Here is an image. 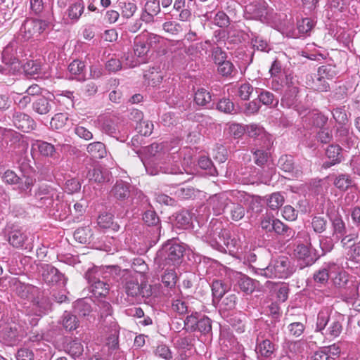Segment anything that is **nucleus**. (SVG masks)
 Here are the masks:
<instances>
[{
    "instance_id": "50",
    "label": "nucleus",
    "mask_w": 360,
    "mask_h": 360,
    "mask_svg": "<svg viewBox=\"0 0 360 360\" xmlns=\"http://www.w3.org/2000/svg\"><path fill=\"white\" fill-rule=\"evenodd\" d=\"M244 319L245 315L239 313L229 316L227 321L238 333H241L245 331Z\"/></svg>"
},
{
    "instance_id": "29",
    "label": "nucleus",
    "mask_w": 360,
    "mask_h": 360,
    "mask_svg": "<svg viewBox=\"0 0 360 360\" xmlns=\"http://www.w3.org/2000/svg\"><path fill=\"white\" fill-rule=\"evenodd\" d=\"M235 278L240 289L248 295L253 292L258 285L257 281L240 272L236 273Z\"/></svg>"
},
{
    "instance_id": "36",
    "label": "nucleus",
    "mask_w": 360,
    "mask_h": 360,
    "mask_svg": "<svg viewBox=\"0 0 360 360\" xmlns=\"http://www.w3.org/2000/svg\"><path fill=\"white\" fill-rule=\"evenodd\" d=\"M174 223L179 229H186L191 222V214L188 210H181L175 214Z\"/></svg>"
},
{
    "instance_id": "46",
    "label": "nucleus",
    "mask_w": 360,
    "mask_h": 360,
    "mask_svg": "<svg viewBox=\"0 0 360 360\" xmlns=\"http://www.w3.org/2000/svg\"><path fill=\"white\" fill-rule=\"evenodd\" d=\"M194 101L198 105L208 106L212 103V96L208 91L200 88L195 93Z\"/></svg>"
},
{
    "instance_id": "40",
    "label": "nucleus",
    "mask_w": 360,
    "mask_h": 360,
    "mask_svg": "<svg viewBox=\"0 0 360 360\" xmlns=\"http://www.w3.org/2000/svg\"><path fill=\"white\" fill-rule=\"evenodd\" d=\"M87 152L94 158L101 159L106 155L105 145L100 142H93L89 143L86 148Z\"/></svg>"
},
{
    "instance_id": "17",
    "label": "nucleus",
    "mask_w": 360,
    "mask_h": 360,
    "mask_svg": "<svg viewBox=\"0 0 360 360\" xmlns=\"http://www.w3.org/2000/svg\"><path fill=\"white\" fill-rule=\"evenodd\" d=\"M10 118L15 127L25 133L34 130L37 127L35 121L29 115L15 109L12 111Z\"/></svg>"
},
{
    "instance_id": "55",
    "label": "nucleus",
    "mask_w": 360,
    "mask_h": 360,
    "mask_svg": "<svg viewBox=\"0 0 360 360\" xmlns=\"http://www.w3.org/2000/svg\"><path fill=\"white\" fill-rule=\"evenodd\" d=\"M98 91V86L96 83L92 81L84 84L80 89L81 95L86 98H91Z\"/></svg>"
},
{
    "instance_id": "25",
    "label": "nucleus",
    "mask_w": 360,
    "mask_h": 360,
    "mask_svg": "<svg viewBox=\"0 0 360 360\" xmlns=\"http://www.w3.org/2000/svg\"><path fill=\"white\" fill-rule=\"evenodd\" d=\"M326 156L328 159V161H326L323 164V167L325 169L339 164L343 160L342 148L338 145H330L326 150Z\"/></svg>"
},
{
    "instance_id": "37",
    "label": "nucleus",
    "mask_w": 360,
    "mask_h": 360,
    "mask_svg": "<svg viewBox=\"0 0 360 360\" xmlns=\"http://www.w3.org/2000/svg\"><path fill=\"white\" fill-rule=\"evenodd\" d=\"M213 297L221 299L230 290V285L221 280H214L211 285Z\"/></svg>"
},
{
    "instance_id": "52",
    "label": "nucleus",
    "mask_w": 360,
    "mask_h": 360,
    "mask_svg": "<svg viewBox=\"0 0 360 360\" xmlns=\"http://www.w3.org/2000/svg\"><path fill=\"white\" fill-rule=\"evenodd\" d=\"M36 146L39 150L41 155L46 157H53L56 153V149L53 145L42 141H37L32 145V147Z\"/></svg>"
},
{
    "instance_id": "45",
    "label": "nucleus",
    "mask_w": 360,
    "mask_h": 360,
    "mask_svg": "<svg viewBox=\"0 0 360 360\" xmlns=\"http://www.w3.org/2000/svg\"><path fill=\"white\" fill-rule=\"evenodd\" d=\"M66 352L75 359H81L83 355L84 347L78 340H75L68 344Z\"/></svg>"
},
{
    "instance_id": "31",
    "label": "nucleus",
    "mask_w": 360,
    "mask_h": 360,
    "mask_svg": "<svg viewBox=\"0 0 360 360\" xmlns=\"http://www.w3.org/2000/svg\"><path fill=\"white\" fill-rule=\"evenodd\" d=\"M86 177L89 179V181L98 184L104 183L110 180L108 171L101 169L99 167L90 168L87 172Z\"/></svg>"
},
{
    "instance_id": "3",
    "label": "nucleus",
    "mask_w": 360,
    "mask_h": 360,
    "mask_svg": "<svg viewBox=\"0 0 360 360\" xmlns=\"http://www.w3.org/2000/svg\"><path fill=\"white\" fill-rule=\"evenodd\" d=\"M250 269L257 276L266 278H287L290 277L295 271V268L292 265L290 259L285 256H280L272 259L266 267H258L251 266Z\"/></svg>"
},
{
    "instance_id": "27",
    "label": "nucleus",
    "mask_w": 360,
    "mask_h": 360,
    "mask_svg": "<svg viewBox=\"0 0 360 360\" xmlns=\"http://www.w3.org/2000/svg\"><path fill=\"white\" fill-rule=\"evenodd\" d=\"M68 70L70 75V79L77 81H84L86 79V65L84 62L80 60H74L69 64Z\"/></svg>"
},
{
    "instance_id": "4",
    "label": "nucleus",
    "mask_w": 360,
    "mask_h": 360,
    "mask_svg": "<svg viewBox=\"0 0 360 360\" xmlns=\"http://www.w3.org/2000/svg\"><path fill=\"white\" fill-rule=\"evenodd\" d=\"M28 325L25 318L18 321L12 319H7L3 321L1 320L0 338L6 345H15L27 335Z\"/></svg>"
},
{
    "instance_id": "60",
    "label": "nucleus",
    "mask_w": 360,
    "mask_h": 360,
    "mask_svg": "<svg viewBox=\"0 0 360 360\" xmlns=\"http://www.w3.org/2000/svg\"><path fill=\"white\" fill-rule=\"evenodd\" d=\"M68 120L66 113H57L51 119L50 124L52 129L59 130L63 129Z\"/></svg>"
},
{
    "instance_id": "26",
    "label": "nucleus",
    "mask_w": 360,
    "mask_h": 360,
    "mask_svg": "<svg viewBox=\"0 0 360 360\" xmlns=\"http://www.w3.org/2000/svg\"><path fill=\"white\" fill-rule=\"evenodd\" d=\"M101 130L106 134L115 137L117 134V125L115 117L110 115H101L98 117Z\"/></svg>"
},
{
    "instance_id": "53",
    "label": "nucleus",
    "mask_w": 360,
    "mask_h": 360,
    "mask_svg": "<svg viewBox=\"0 0 360 360\" xmlns=\"http://www.w3.org/2000/svg\"><path fill=\"white\" fill-rule=\"evenodd\" d=\"M62 324L66 330L71 331L78 327L79 321L75 315L65 311L63 315Z\"/></svg>"
},
{
    "instance_id": "21",
    "label": "nucleus",
    "mask_w": 360,
    "mask_h": 360,
    "mask_svg": "<svg viewBox=\"0 0 360 360\" xmlns=\"http://www.w3.org/2000/svg\"><path fill=\"white\" fill-rule=\"evenodd\" d=\"M210 205L216 215H219L225 212V210L231 203L228 191L215 194L210 199Z\"/></svg>"
},
{
    "instance_id": "19",
    "label": "nucleus",
    "mask_w": 360,
    "mask_h": 360,
    "mask_svg": "<svg viewBox=\"0 0 360 360\" xmlns=\"http://www.w3.org/2000/svg\"><path fill=\"white\" fill-rule=\"evenodd\" d=\"M333 228V235L338 238L342 237L341 243L342 246H347L349 243L358 238L357 233H352L347 235L346 233V227L344 221L340 216H336L331 219Z\"/></svg>"
},
{
    "instance_id": "30",
    "label": "nucleus",
    "mask_w": 360,
    "mask_h": 360,
    "mask_svg": "<svg viewBox=\"0 0 360 360\" xmlns=\"http://www.w3.org/2000/svg\"><path fill=\"white\" fill-rule=\"evenodd\" d=\"M0 139L10 141L11 145L28 146L27 143L22 139L21 134L11 129L0 127Z\"/></svg>"
},
{
    "instance_id": "11",
    "label": "nucleus",
    "mask_w": 360,
    "mask_h": 360,
    "mask_svg": "<svg viewBox=\"0 0 360 360\" xmlns=\"http://www.w3.org/2000/svg\"><path fill=\"white\" fill-rule=\"evenodd\" d=\"M2 233L8 243L13 248L25 249L28 248L27 244L28 240L27 234L18 226L13 224H7Z\"/></svg>"
},
{
    "instance_id": "39",
    "label": "nucleus",
    "mask_w": 360,
    "mask_h": 360,
    "mask_svg": "<svg viewBox=\"0 0 360 360\" xmlns=\"http://www.w3.org/2000/svg\"><path fill=\"white\" fill-rule=\"evenodd\" d=\"M98 225L102 229H111L115 231L120 229V225L113 222V215L111 213H103L99 215Z\"/></svg>"
},
{
    "instance_id": "34",
    "label": "nucleus",
    "mask_w": 360,
    "mask_h": 360,
    "mask_svg": "<svg viewBox=\"0 0 360 360\" xmlns=\"http://www.w3.org/2000/svg\"><path fill=\"white\" fill-rule=\"evenodd\" d=\"M332 264L333 263L328 264L314 274L313 278L317 286L321 287L326 284L329 278H331L330 264Z\"/></svg>"
},
{
    "instance_id": "58",
    "label": "nucleus",
    "mask_w": 360,
    "mask_h": 360,
    "mask_svg": "<svg viewBox=\"0 0 360 360\" xmlns=\"http://www.w3.org/2000/svg\"><path fill=\"white\" fill-rule=\"evenodd\" d=\"M224 229L216 228L214 231H208L207 233L202 236L203 240L209 243L212 247V240H216L219 242L222 245H224V240L221 239L222 231Z\"/></svg>"
},
{
    "instance_id": "35",
    "label": "nucleus",
    "mask_w": 360,
    "mask_h": 360,
    "mask_svg": "<svg viewBox=\"0 0 360 360\" xmlns=\"http://www.w3.org/2000/svg\"><path fill=\"white\" fill-rule=\"evenodd\" d=\"M231 202L238 204H248L253 200V196L250 194L238 190L228 191Z\"/></svg>"
},
{
    "instance_id": "14",
    "label": "nucleus",
    "mask_w": 360,
    "mask_h": 360,
    "mask_svg": "<svg viewBox=\"0 0 360 360\" xmlns=\"http://www.w3.org/2000/svg\"><path fill=\"white\" fill-rule=\"evenodd\" d=\"M247 134L254 139V146L262 144L264 147L268 148L273 146V137L271 134L266 133L263 127L252 124L247 125L245 129Z\"/></svg>"
},
{
    "instance_id": "2",
    "label": "nucleus",
    "mask_w": 360,
    "mask_h": 360,
    "mask_svg": "<svg viewBox=\"0 0 360 360\" xmlns=\"http://www.w3.org/2000/svg\"><path fill=\"white\" fill-rule=\"evenodd\" d=\"M111 271L115 273V279L120 280L127 296L125 300L129 304L140 303L152 295V286L146 283H139L135 273L118 267H113Z\"/></svg>"
},
{
    "instance_id": "38",
    "label": "nucleus",
    "mask_w": 360,
    "mask_h": 360,
    "mask_svg": "<svg viewBox=\"0 0 360 360\" xmlns=\"http://www.w3.org/2000/svg\"><path fill=\"white\" fill-rule=\"evenodd\" d=\"M334 186L341 190L345 191L353 185V180L347 174H339L333 176Z\"/></svg>"
},
{
    "instance_id": "51",
    "label": "nucleus",
    "mask_w": 360,
    "mask_h": 360,
    "mask_svg": "<svg viewBox=\"0 0 360 360\" xmlns=\"http://www.w3.org/2000/svg\"><path fill=\"white\" fill-rule=\"evenodd\" d=\"M119 7L121 10L122 16L127 19L131 18L137 10L136 4L127 1H120Z\"/></svg>"
},
{
    "instance_id": "54",
    "label": "nucleus",
    "mask_w": 360,
    "mask_h": 360,
    "mask_svg": "<svg viewBox=\"0 0 360 360\" xmlns=\"http://www.w3.org/2000/svg\"><path fill=\"white\" fill-rule=\"evenodd\" d=\"M73 307L75 313L81 316H88L91 311L90 304L84 299L76 301Z\"/></svg>"
},
{
    "instance_id": "41",
    "label": "nucleus",
    "mask_w": 360,
    "mask_h": 360,
    "mask_svg": "<svg viewBox=\"0 0 360 360\" xmlns=\"http://www.w3.org/2000/svg\"><path fill=\"white\" fill-rule=\"evenodd\" d=\"M148 45L144 41L141 35L137 36L134 39V53L137 58H143L149 51Z\"/></svg>"
},
{
    "instance_id": "12",
    "label": "nucleus",
    "mask_w": 360,
    "mask_h": 360,
    "mask_svg": "<svg viewBox=\"0 0 360 360\" xmlns=\"http://www.w3.org/2000/svg\"><path fill=\"white\" fill-rule=\"evenodd\" d=\"M299 88L294 85L292 82L288 83V89L281 98V105L283 108H292L295 110L300 116H305L307 108L301 106L298 103L297 95Z\"/></svg>"
},
{
    "instance_id": "62",
    "label": "nucleus",
    "mask_w": 360,
    "mask_h": 360,
    "mask_svg": "<svg viewBox=\"0 0 360 360\" xmlns=\"http://www.w3.org/2000/svg\"><path fill=\"white\" fill-rule=\"evenodd\" d=\"M217 110L227 114L236 112L234 103L228 98H221L217 103Z\"/></svg>"
},
{
    "instance_id": "33",
    "label": "nucleus",
    "mask_w": 360,
    "mask_h": 360,
    "mask_svg": "<svg viewBox=\"0 0 360 360\" xmlns=\"http://www.w3.org/2000/svg\"><path fill=\"white\" fill-rule=\"evenodd\" d=\"M275 351V345L269 340H257L255 348L256 354L258 357H271Z\"/></svg>"
},
{
    "instance_id": "1",
    "label": "nucleus",
    "mask_w": 360,
    "mask_h": 360,
    "mask_svg": "<svg viewBox=\"0 0 360 360\" xmlns=\"http://www.w3.org/2000/svg\"><path fill=\"white\" fill-rule=\"evenodd\" d=\"M15 292L22 299L30 302L25 310V319L31 327L36 326L39 321L51 311L52 303L45 292L37 286L17 282Z\"/></svg>"
},
{
    "instance_id": "7",
    "label": "nucleus",
    "mask_w": 360,
    "mask_h": 360,
    "mask_svg": "<svg viewBox=\"0 0 360 360\" xmlns=\"http://www.w3.org/2000/svg\"><path fill=\"white\" fill-rule=\"evenodd\" d=\"M171 150L167 143H153L143 148L144 157H141L148 173L156 175L162 172V167L154 166L156 160H160L166 153Z\"/></svg>"
},
{
    "instance_id": "18",
    "label": "nucleus",
    "mask_w": 360,
    "mask_h": 360,
    "mask_svg": "<svg viewBox=\"0 0 360 360\" xmlns=\"http://www.w3.org/2000/svg\"><path fill=\"white\" fill-rule=\"evenodd\" d=\"M161 13L160 4L158 0H146L141 11V19L146 25H153Z\"/></svg>"
},
{
    "instance_id": "5",
    "label": "nucleus",
    "mask_w": 360,
    "mask_h": 360,
    "mask_svg": "<svg viewBox=\"0 0 360 360\" xmlns=\"http://www.w3.org/2000/svg\"><path fill=\"white\" fill-rule=\"evenodd\" d=\"M331 280L339 293L346 300H354L358 294V283L350 278L349 274L340 266L330 264Z\"/></svg>"
},
{
    "instance_id": "16",
    "label": "nucleus",
    "mask_w": 360,
    "mask_h": 360,
    "mask_svg": "<svg viewBox=\"0 0 360 360\" xmlns=\"http://www.w3.org/2000/svg\"><path fill=\"white\" fill-rule=\"evenodd\" d=\"M38 271L43 281L49 285H55L62 283L64 284V275L55 266L50 264H40Z\"/></svg>"
},
{
    "instance_id": "13",
    "label": "nucleus",
    "mask_w": 360,
    "mask_h": 360,
    "mask_svg": "<svg viewBox=\"0 0 360 360\" xmlns=\"http://www.w3.org/2000/svg\"><path fill=\"white\" fill-rule=\"evenodd\" d=\"M221 237V239L224 240V245L216 240H212V248L220 252L234 254L240 246L239 240L226 229L222 231Z\"/></svg>"
},
{
    "instance_id": "15",
    "label": "nucleus",
    "mask_w": 360,
    "mask_h": 360,
    "mask_svg": "<svg viewBox=\"0 0 360 360\" xmlns=\"http://www.w3.org/2000/svg\"><path fill=\"white\" fill-rule=\"evenodd\" d=\"M37 200V206L39 207H53L54 205V197H58L56 191L50 186L42 184H40L34 194Z\"/></svg>"
},
{
    "instance_id": "9",
    "label": "nucleus",
    "mask_w": 360,
    "mask_h": 360,
    "mask_svg": "<svg viewBox=\"0 0 360 360\" xmlns=\"http://www.w3.org/2000/svg\"><path fill=\"white\" fill-rule=\"evenodd\" d=\"M51 26L48 20L28 18L24 21L20 29V36L25 40H36Z\"/></svg>"
},
{
    "instance_id": "32",
    "label": "nucleus",
    "mask_w": 360,
    "mask_h": 360,
    "mask_svg": "<svg viewBox=\"0 0 360 360\" xmlns=\"http://www.w3.org/2000/svg\"><path fill=\"white\" fill-rule=\"evenodd\" d=\"M273 231L279 236L287 238L288 240L293 238L295 235V231L288 225L283 223L278 219H273Z\"/></svg>"
},
{
    "instance_id": "64",
    "label": "nucleus",
    "mask_w": 360,
    "mask_h": 360,
    "mask_svg": "<svg viewBox=\"0 0 360 360\" xmlns=\"http://www.w3.org/2000/svg\"><path fill=\"white\" fill-rule=\"evenodd\" d=\"M200 315L201 314L198 312H193L191 314L188 315L184 320L185 328L192 332L196 331Z\"/></svg>"
},
{
    "instance_id": "8",
    "label": "nucleus",
    "mask_w": 360,
    "mask_h": 360,
    "mask_svg": "<svg viewBox=\"0 0 360 360\" xmlns=\"http://www.w3.org/2000/svg\"><path fill=\"white\" fill-rule=\"evenodd\" d=\"M342 331L341 321L337 318H330L328 309H322L318 313L315 332L321 333L326 339L333 340L338 338Z\"/></svg>"
},
{
    "instance_id": "63",
    "label": "nucleus",
    "mask_w": 360,
    "mask_h": 360,
    "mask_svg": "<svg viewBox=\"0 0 360 360\" xmlns=\"http://www.w3.org/2000/svg\"><path fill=\"white\" fill-rule=\"evenodd\" d=\"M230 205H231L229 211L231 218L233 221H239L243 219L245 213V210L243 206L240 204L235 203L233 202H231Z\"/></svg>"
},
{
    "instance_id": "47",
    "label": "nucleus",
    "mask_w": 360,
    "mask_h": 360,
    "mask_svg": "<svg viewBox=\"0 0 360 360\" xmlns=\"http://www.w3.org/2000/svg\"><path fill=\"white\" fill-rule=\"evenodd\" d=\"M233 89L236 92V96L243 101H247L250 98L254 88L250 84L245 82L235 85Z\"/></svg>"
},
{
    "instance_id": "43",
    "label": "nucleus",
    "mask_w": 360,
    "mask_h": 360,
    "mask_svg": "<svg viewBox=\"0 0 360 360\" xmlns=\"http://www.w3.org/2000/svg\"><path fill=\"white\" fill-rule=\"evenodd\" d=\"M221 299L222 300L220 303V310L229 311L235 309L238 300L236 293L229 292Z\"/></svg>"
},
{
    "instance_id": "56",
    "label": "nucleus",
    "mask_w": 360,
    "mask_h": 360,
    "mask_svg": "<svg viewBox=\"0 0 360 360\" xmlns=\"http://www.w3.org/2000/svg\"><path fill=\"white\" fill-rule=\"evenodd\" d=\"M171 309L179 315H183L190 311L187 302L183 298L173 299L172 300Z\"/></svg>"
},
{
    "instance_id": "42",
    "label": "nucleus",
    "mask_w": 360,
    "mask_h": 360,
    "mask_svg": "<svg viewBox=\"0 0 360 360\" xmlns=\"http://www.w3.org/2000/svg\"><path fill=\"white\" fill-rule=\"evenodd\" d=\"M217 72L224 77L232 78L237 73V70L230 60H226L217 65Z\"/></svg>"
},
{
    "instance_id": "10",
    "label": "nucleus",
    "mask_w": 360,
    "mask_h": 360,
    "mask_svg": "<svg viewBox=\"0 0 360 360\" xmlns=\"http://www.w3.org/2000/svg\"><path fill=\"white\" fill-rule=\"evenodd\" d=\"M184 251L183 245L174 241H168L158 250L157 257L165 266L176 265L181 262Z\"/></svg>"
},
{
    "instance_id": "28",
    "label": "nucleus",
    "mask_w": 360,
    "mask_h": 360,
    "mask_svg": "<svg viewBox=\"0 0 360 360\" xmlns=\"http://www.w3.org/2000/svg\"><path fill=\"white\" fill-rule=\"evenodd\" d=\"M271 147H264L262 144H257L251 149L253 154V159L255 163L259 166L263 167L268 162L270 157L269 150Z\"/></svg>"
},
{
    "instance_id": "6",
    "label": "nucleus",
    "mask_w": 360,
    "mask_h": 360,
    "mask_svg": "<svg viewBox=\"0 0 360 360\" xmlns=\"http://www.w3.org/2000/svg\"><path fill=\"white\" fill-rule=\"evenodd\" d=\"M114 266L108 267V271H104L101 268L89 269L85 274L86 278L89 284V291L95 297H105L109 292L110 284L107 278L109 275L115 276L111 271Z\"/></svg>"
},
{
    "instance_id": "23",
    "label": "nucleus",
    "mask_w": 360,
    "mask_h": 360,
    "mask_svg": "<svg viewBox=\"0 0 360 360\" xmlns=\"http://www.w3.org/2000/svg\"><path fill=\"white\" fill-rule=\"evenodd\" d=\"M55 103L53 95L47 97L39 96L32 102V108L37 114L44 115H47L51 111Z\"/></svg>"
},
{
    "instance_id": "49",
    "label": "nucleus",
    "mask_w": 360,
    "mask_h": 360,
    "mask_svg": "<svg viewBox=\"0 0 360 360\" xmlns=\"http://www.w3.org/2000/svg\"><path fill=\"white\" fill-rule=\"evenodd\" d=\"M284 201V196L280 192L271 193L266 199L267 205L272 210H276L281 207L283 205Z\"/></svg>"
},
{
    "instance_id": "24",
    "label": "nucleus",
    "mask_w": 360,
    "mask_h": 360,
    "mask_svg": "<svg viewBox=\"0 0 360 360\" xmlns=\"http://www.w3.org/2000/svg\"><path fill=\"white\" fill-rule=\"evenodd\" d=\"M279 168L285 172L292 174L294 177H300L302 174V167L295 164L294 158L290 155L281 156L278 162Z\"/></svg>"
},
{
    "instance_id": "22",
    "label": "nucleus",
    "mask_w": 360,
    "mask_h": 360,
    "mask_svg": "<svg viewBox=\"0 0 360 360\" xmlns=\"http://www.w3.org/2000/svg\"><path fill=\"white\" fill-rule=\"evenodd\" d=\"M132 186L123 180H117L112 186L110 195L119 201H124L131 197Z\"/></svg>"
},
{
    "instance_id": "44",
    "label": "nucleus",
    "mask_w": 360,
    "mask_h": 360,
    "mask_svg": "<svg viewBox=\"0 0 360 360\" xmlns=\"http://www.w3.org/2000/svg\"><path fill=\"white\" fill-rule=\"evenodd\" d=\"M251 44L255 50L269 52L271 50V46L268 41L264 39L262 37L256 34L255 33L251 34Z\"/></svg>"
},
{
    "instance_id": "48",
    "label": "nucleus",
    "mask_w": 360,
    "mask_h": 360,
    "mask_svg": "<svg viewBox=\"0 0 360 360\" xmlns=\"http://www.w3.org/2000/svg\"><path fill=\"white\" fill-rule=\"evenodd\" d=\"M259 103L268 106H276L278 103V99L275 97L274 94L269 91L261 89L258 96Z\"/></svg>"
},
{
    "instance_id": "20",
    "label": "nucleus",
    "mask_w": 360,
    "mask_h": 360,
    "mask_svg": "<svg viewBox=\"0 0 360 360\" xmlns=\"http://www.w3.org/2000/svg\"><path fill=\"white\" fill-rule=\"evenodd\" d=\"M311 247L304 243H298L294 250V255L300 262V269L312 265L316 259L311 254Z\"/></svg>"
},
{
    "instance_id": "57",
    "label": "nucleus",
    "mask_w": 360,
    "mask_h": 360,
    "mask_svg": "<svg viewBox=\"0 0 360 360\" xmlns=\"http://www.w3.org/2000/svg\"><path fill=\"white\" fill-rule=\"evenodd\" d=\"M305 113L307 115L302 117H309V120H311L312 124L316 127H321L327 122L328 118L321 113L315 111L311 112L308 109Z\"/></svg>"
},
{
    "instance_id": "61",
    "label": "nucleus",
    "mask_w": 360,
    "mask_h": 360,
    "mask_svg": "<svg viewBox=\"0 0 360 360\" xmlns=\"http://www.w3.org/2000/svg\"><path fill=\"white\" fill-rule=\"evenodd\" d=\"M196 331L202 334H209L212 333V321L205 315L201 314L198 322Z\"/></svg>"
},
{
    "instance_id": "59",
    "label": "nucleus",
    "mask_w": 360,
    "mask_h": 360,
    "mask_svg": "<svg viewBox=\"0 0 360 360\" xmlns=\"http://www.w3.org/2000/svg\"><path fill=\"white\" fill-rule=\"evenodd\" d=\"M311 225L314 232L321 233L326 230L328 221L323 217L315 216L311 219Z\"/></svg>"
}]
</instances>
